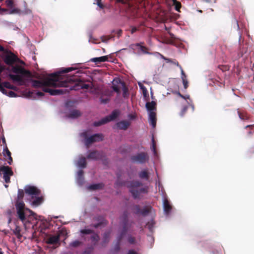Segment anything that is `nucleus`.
<instances>
[{
    "mask_svg": "<svg viewBox=\"0 0 254 254\" xmlns=\"http://www.w3.org/2000/svg\"><path fill=\"white\" fill-rule=\"evenodd\" d=\"M61 73H54L49 75L43 81L32 80V85L35 88H41L43 91L49 93L51 95H63L68 92L67 89H52L50 87H67L68 79L60 80Z\"/></svg>",
    "mask_w": 254,
    "mask_h": 254,
    "instance_id": "obj_1",
    "label": "nucleus"
},
{
    "mask_svg": "<svg viewBox=\"0 0 254 254\" xmlns=\"http://www.w3.org/2000/svg\"><path fill=\"white\" fill-rule=\"evenodd\" d=\"M129 213L127 210L124 212L123 214L120 217V224L122 226V230L120 235L117 238V243L114 248V252L118 253L120 250V244L122 240L126 235L127 233L131 227L132 222H129L128 221Z\"/></svg>",
    "mask_w": 254,
    "mask_h": 254,
    "instance_id": "obj_2",
    "label": "nucleus"
},
{
    "mask_svg": "<svg viewBox=\"0 0 254 254\" xmlns=\"http://www.w3.org/2000/svg\"><path fill=\"white\" fill-rule=\"evenodd\" d=\"M127 188L134 199L139 198L142 193L148 192V187H142V184L138 181H131L128 182Z\"/></svg>",
    "mask_w": 254,
    "mask_h": 254,
    "instance_id": "obj_3",
    "label": "nucleus"
},
{
    "mask_svg": "<svg viewBox=\"0 0 254 254\" xmlns=\"http://www.w3.org/2000/svg\"><path fill=\"white\" fill-rule=\"evenodd\" d=\"M80 136L83 138V142L87 148L93 143L101 141L103 139V135L100 133H96L89 137L87 131L81 133Z\"/></svg>",
    "mask_w": 254,
    "mask_h": 254,
    "instance_id": "obj_4",
    "label": "nucleus"
},
{
    "mask_svg": "<svg viewBox=\"0 0 254 254\" xmlns=\"http://www.w3.org/2000/svg\"><path fill=\"white\" fill-rule=\"evenodd\" d=\"M149 156L146 152H140L135 155H132L130 157V160L133 163L138 164H144L149 160Z\"/></svg>",
    "mask_w": 254,
    "mask_h": 254,
    "instance_id": "obj_5",
    "label": "nucleus"
},
{
    "mask_svg": "<svg viewBox=\"0 0 254 254\" xmlns=\"http://www.w3.org/2000/svg\"><path fill=\"white\" fill-rule=\"evenodd\" d=\"M3 174V178L6 183H10V177L13 176V172L11 168L8 166H0V173Z\"/></svg>",
    "mask_w": 254,
    "mask_h": 254,
    "instance_id": "obj_6",
    "label": "nucleus"
},
{
    "mask_svg": "<svg viewBox=\"0 0 254 254\" xmlns=\"http://www.w3.org/2000/svg\"><path fill=\"white\" fill-rule=\"evenodd\" d=\"M8 53V54L4 57L3 61L6 64L11 65L17 61L18 58L11 52Z\"/></svg>",
    "mask_w": 254,
    "mask_h": 254,
    "instance_id": "obj_7",
    "label": "nucleus"
},
{
    "mask_svg": "<svg viewBox=\"0 0 254 254\" xmlns=\"http://www.w3.org/2000/svg\"><path fill=\"white\" fill-rule=\"evenodd\" d=\"M12 71L13 72L16 74H21L28 77L31 76V73L29 71L25 70L24 68L20 66H13Z\"/></svg>",
    "mask_w": 254,
    "mask_h": 254,
    "instance_id": "obj_8",
    "label": "nucleus"
},
{
    "mask_svg": "<svg viewBox=\"0 0 254 254\" xmlns=\"http://www.w3.org/2000/svg\"><path fill=\"white\" fill-rule=\"evenodd\" d=\"M25 192L26 194L31 195H39L40 190L36 187L28 186L25 188Z\"/></svg>",
    "mask_w": 254,
    "mask_h": 254,
    "instance_id": "obj_9",
    "label": "nucleus"
},
{
    "mask_svg": "<svg viewBox=\"0 0 254 254\" xmlns=\"http://www.w3.org/2000/svg\"><path fill=\"white\" fill-rule=\"evenodd\" d=\"M89 85L88 84H86L83 81L79 80L77 81V83H76L73 86L70 87V90H78L80 89H88L89 87Z\"/></svg>",
    "mask_w": 254,
    "mask_h": 254,
    "instance_id": "obj_10",
    "label": "nucleus"
},
{
    "mask_svg": "<svg viewBox=\"0 0 254 254\" xmlns=\"http://www.w3.org/2000/svg\"><path fill=\"white\" fill-rule=\"evenodd\" d=\"M102 157V153L97 150L90 152L87 156L88 159H91L95 160L100 159Z\"/></svg>",
    "mask_w": 254,
    "mask_h": 254,
    "instance_id": "obj_11",
    "label": "nucleus"
},
{
    "mask_svg": "<svg viewBox=\"0 0 254 254\" xmlns=\"http://www.w3.org/2000/svg\"><path fill=\"white\" fill-rule=\"evenodd\" d=\"M130 125V122L128 121L123 120L117 123L118 128L122 130H127Z\"/></svg>",
    "mask_w": 254,
    "mask_h": 254,
    "instance_id": "obj_12",
    "label": "nucleus"
},
{
    "mask_svg": "<svg viewBox=\"0 0 254 254\" xmlns=\"http://www.w3.org/2000/svg\"><path fill=\"white\" fill-rule=\"evenodd\" d=\"M149 120L150 124L153 127H155L156 125V113L155 111L149 112Z\"/></svg>",
    "mask_w": 254,
    "mask_h": 254,
    "instance_id": "obj_13",
    "label": "nucleus"
},
{
    "mask_svg": "<svg viewBox=\"0 0 254 254\" xmlns=\"http://www.w3.org/2000/svg\"><path fill=\"white\" fill-rule=\"evenodd\" d=\"M130 48L133 50L139 49L143 54L148 53L147 48L143 46H141L139 43L131 44Z\"/></svg>",
    "mask_w": 254,
    "mask_h": 254,
    "instance_id": "obj_14",
    "label": "nucleus"
},
{
    "mask_svg": "<svg viewBox=\"0 0 254 254\" xmlns=\"http://www.w3.org/2000/svg\"><path fill=\"white\" fill-rule=\"evenodd\" d=\"M9 77L13 81L19 82V85H22L24 84V82L21 75L9 74Z\"/></svg>",
    "mask_w": 254,
    "mask_h": 254,
    "instance_id": "obj_15",
    "label": "nucleus"
},
{
    "mask_svg": "<svg viewBox=\"0 0 254 254\" xmlns=\"http://www.w3.org/2000/svg\"><path fill=\"white\" fill-rule=\"evenodd\" d=\"M60 235L51 236L46 240V243L48 244L53 245L59 243L60 241Z\"/></svg>",
    "mask_w": 254,
    "mask_h": 254,
    "instance_id": "obj_16",
    "label": "nucleus"
},
{
    "mask_svg": "<svg viewBox=\"0 0 254 254\" xmlns=\"http://www.w3.org/2000/svg\"><path fill=\"white\" fill-rule=\"evenodd\" d=\"M3 154L4 156H7L8 157L7 159V163L11 165L12 162V158L11 156V152L8 150L7 147L6 145H5V148L3 149Z\"/></svg>",
    "mask_w": 254,
    "mask_h": 254,
    "instance_id": "obj_17",
    "label": "nucleus"
},
{
    "mask_svg": "<svg viewBox=\"0 0 254 254\" xmlns=\"http://www.w3.org/2000/svg\"><path fill=\"white\" fill-rule=\"evenodd\" d=\"M163 208L165 213L168 215L172 209V206L170 204L169 201L165 199L163 201Z\"/></svg>",
    "mask_w": 254,
    "mask_h": 254,
    "instance_id": "obj_18",
    "label": "nucleus"
},
{
    "mask_svg": "<svg viewBox=\"0 0 254 254\" xmlns=\"http://www.w3.org/2000/svg\"><path fill=\"white\" fill-rule=\"evenodd\" d=\"M120 111L118 110H114L112 113L108 116L106 117L107 118L108 122L115 120L120 115Z\"/></svg>",
    "mask_w": 254,
    "mask_h": 254,
    "instance_id": "obj_19",
    "label": "nucleus"
},
{
    "mask_svg": "<svg viewBox=\"0 0 254 254\" xmlns=\"http://www.w3.org/2000/svg\"><path fill=\"white\" fill-rule=\"evenodd\" d=\"M111 233V231H107L105 232L103 235V241L102 242V246L104 247L106 245L109 243L110 241V237Z\"/></svg>",
    "mask_w": 254,
    "mask_h": 254,
    "instance_id": "obj_20",
    "label": "nucleus"
},
{
    "mask_svg": "<svg viewBox=\"0 0 254 254\" xmlns=\"http://www.w3.org/2000/svg\"><path fill=\"white\" fill-rule=\"evenodd\" d=\"M108 61V56H104L98 58H94L91 59L90 61L95 63L96 64L101 63L102 62H106Z\"/></svg>",
    "mask_w": 254,
    "mask_h": 254,
    "instance_id": "obj_21",
    "label": "nucleus"
},
{
    "mask_svg": "<svg viewBox=\"0 0 254 254\" xmlns=\"http://www.w3.org/2000/svg\"><path fill=\"white\" fill-rule=\"evenodd\" d=\"M17 214L18 218L23 223H27L29 222L28 219L26 217L24 210H17Z\"/></svg>",
    "mask_w": 254,
    "mask_h": 254,
    "instance_id": "obj_22",
    "label": "nucleus"
},
{
    "mask_svg": "<svg viewBox=\"0 0 254 254\" xmlns=\"http://www.w3.org/2000/svg\"><path fill=\"white\" fill-rule=\"evenodd\" d=\"M81 113L79 110H73L67 115V117L71 119H76L81 116Z\"/></svg>",
    "mask_w": 254,
    "mask_h": 254,
    "instance_id": "obj_23",
    "label": "nucleus"
},
{
    "mask_svg": "<svg viewBox=\"0 0 254 254\" xmlns=\"http://www.w3.org/2000/svg\"><path fill=\"white\" fill-rule=\"evenodd\" d=\"M77 181L79 185H82L84 183V171L82 170L77 173Z\"/></svg>",
    "mask_w": 254,
    "mask_h": 254,
    "instance_id": "obj_24",
    "label": "nucleus"
},
{
    "mask_svg": "<svg viewBox=\"0 0 254 254\" xmlns=\"http://www.w3.org/2000/svg\"><path fill=\"white\" fill-rule=\"evenodd\" d=\"M156 103L155 101H151L150 102H147L146 103V107L147 109L149 111H154L156 110Z\"/></svg>",
    "mask_w": 254,
    "mask_h": 254,
    "instance_id": "obj_25",
    "label": "nucleus"
},
{
    "mask_svg": "<svg viewBox=\"0 0 254 254\" xmlns=\"http://www.w3.org/2000/svg\"><path fill=\"white\" fill-rule=\"evenodd\" d=\"M238 114L239 118L242 120H248L250 118L248 114L243 110L238 109Z\"/></svg>",
    "mask_w": 254,
    "mask_h": 254,
    "instance_id": "obj_26",
    "label": "nucleus"
},
{
    "mask_svg": "<svg viewBox=\"0 0 254 254\" xmlns=\"http://www.w3.org/2000/svg\"><path fill=\"white\" fill-rule=\"evenodd\" d=\"M119 82L122 85V90H123V96L125 98L128 94V88L127 87V86L126 85V83L124 81H122L121 80H119Z\"/></svg>",
    "mask_w": 254,
    "mask_h": 254,
    "instance_id": "obj_27",
    "label": "nucleus"
},
{
    "mask_svg": "<svg viewBox=\"0 0 254 254\" xmlns=\"http://www.w3.org/2000/svg\"><path fill=\"white\" fill-rule=\"evenodd\" d=\"M139 177L141 179H145L148 180L149 178V173L146 170L141 171L138 174Z\"/></svg>",
    "mask_w": 254,
    "mask_h": 254,
    "instance_id": "obj_28",
    "label": "nucleus"
},
{
    "mask_svg": "<svg viewBox=\"0 0 254 254\" xmlns=\"http://www.w3.org/2000/svg\"><path fill=\"white\" fill-rule=\"evenodd\" d=\"M108 123V121L107 118H106V117L102 119L100 121H96L94 122L93 125L95 127H99L101 125H104L106 123Z\"/></svg>",
    "mask_w": 254,
    "mask_h": 254,
    "instance_id": "obj_29",
    "label": "nucleus"
},
{
    "mask_svg": "<svg viewBox=\"0 0 254 254\" xmlns=\"http://www.w3.org/2000/svg\"><path fill=\"white\" fill-rule=\"evenodd\" d=\"M104 185L103 183L93 184L89 186V189L92 190H97L103 188Z\"/></svg>",
    "mask_w": 254,
    "mask_h": 254,
    "instance_id": "obj_30",
    "label": "nucleus"
},
{
    "mask_svg": "<svg viewBox=\"0 0 254 254\" xmlns=\"http://www.w3.org/2000/svg\"><path fill=\"white\" fill-rule=\"evenodd\" d=\"M77 165L82 168L86 167V161L85 157H82L79 158L77 162Z\"/></svg>",
    "mask_w": 254,
    "mask_h": 254,
    "instance_id": "obj_31",
    "label": "nucleus"
},
{
    "mask_svg": "<svg viewBox=\"0 0 254 254\" xmlns=\"http://www.w3.org/2000/svg\"><path fill=\"white\" fill-rule=\"evenodd\" d=\"M43 201L42 197H36L35 199L32 202V204L33 206H37L41 204Z\"/></svg>",
    "mask_w": 254,
    "mask_h": 254,
    "instance_id": "obj_32",
    "label": "nucleus"
},
{
    "mask_svg": "<svg viewBox=\"0 0 254 254\" xmlns=\"http://www.w3.org/2000/svg\"><path fill=\"white\" fill-rule=\"evenodd\" d=\"M1 84L6 88L12 89L14 90H17V87L13 85H11L9 82L4 81L1 83Z\"/></svg>",
    "mask_w": 254,
    "mask_h": 254,
    "instance_id": "obj_33",
    "label": "nucleus"
},
{
    "mask_svg": "<svg viewBox=\"0 0 254 254\" xmlns=\"http://www.w3.org/2000/svg\"><path fill=\"white\" fill-rule=\"evenodd\" d=\"M151 209L152 207L151 206L145 207L142 210L141 209L140 214L143 216H146L151 211Z\"/></svg>",
    "mask_w": 254,
    "mask_h": 254,
    "instance_id": "obj_34",
    "label": "nucleus"
},
{
    "mask_svg": "<svg viewBox=\"0 0 254 254\" xmlns=\"http://www.w3.org/2000/svg\"><path fill=\"white\" fill-rule=\"evenodd\" d=\"M172 1L173 5L175 6V9L178 12H180V9L182 6L181 2L177 0H172Z\"/></svg>",
    "mask_w": 254,
    "mask_h": 254,
    "instance_id": "obj_35",
    "label": "nucleus"
},
{
    "mask_svg": "<svg viewBox=\"0 0 254 254\" xmlns=\"http://www.w3.org/2000/svg\"><path fill=\"white\" fill-rule=\"evenodd\" d=\"M91 240L93 243L94 245H96L99 240V236L97 234L93 233L91 236Z\"/></svg>",
    "mask_w": 254,
    "mask_h": 254,
    "instance_id": "obj_36",
    "label": "nucleus"
},
{
    "mask_svg": "<svg viewBox=\"0 0 254 254\" xmlns=\"http://www.w3.org/2000/svg\"><path fill=\"white\" fill-rule=\"evenodd\" d=\"M25 204L23 201H17L16 203L17 210H24Z\"/></svg>",
    "mask_w": 254,
    "mask_h": 254,
    "instance_id": "obj_37",
    "label": "nucleus"
},
{
    "mask_svg": "<svg viewBox=\"0 0 254 254\" xmlns=\"http://www.w3.org/2000/svg\"><path fill=\"white\" fill-rule=\"evenodd\" d=\"M21 13V11L18 8H12L9 9L8 12L9 14H20Z\"/></svg>",
    "mask_w": 254,
    "mask_h": 254,
    "instance_id": "obj_38",
    "label": "nucleus"
},
{
    "mask_svg": "<svg viewBox=\"0 0 254 254\" xmlns=\"http://www.w3.org/2000/svg\"><path fill=\"white\" fill-rule=\"evenodd\" d=\"M81 244H82L81 242L78 241V240H76V241H74L70 243L69 244V246L70 247L77 248V247L80 246Z\"/></svg>",
    "mask_w": 254,
    "mask_h": 254,
    "instance_id": "obj_39",
    "label": "nucleus"
},
{
    "mask_svg": "<svg viewBox=\"0 0 254 254\" xmlns=\"http://www.w3.org/2000/svg\"><path fill=\"white\" fill-rule=\"evenodd\" d=\"M13 234L16 235L17 238L20 239L21 237L20 234V228L18 226H16L15 228L13 230Z\"/></svg>",
    "mask_w": 254,
    "mask_h": 254,
    "instance_id": "obj_40",
    "label": "nucleus"
},
{
    "mask_svg": "<svg viewBox=\"0 0 254 254\" xmlns=\"http://www.w3.org/2000/svg\"><path fill=\"white\" fill-rule=\"evenodd\" d=\"M80 232L83 235H89L94 233V231L91 229H81Z\"/></svg>",
    "mask_w": 254,
    "mask_h": 254,
    "instance_id": "obj_41",
    "label": "nucleus"
},
{
    "mask_svg": "<svg viewBox=\"0 0 254 254\" xmlns=\"http://www.w3.org/2000/svg\"><path fill=\"white\" fill-rule=\"evenodd\" d=\"M155 223L153 220H151L150 222H148L146 224V227L149 230L150 232H152L153 231L154 225Z\"/></svg>",
    "mask_w": 254,
    "mask_h": 254,
    "instance_id": "obj_42",
    "label": "nucleus"
},
{
    "mask_svg": "<svg viewBox=\"0 0 254 254\" xmlns=\"http://www.w3.org/2000/svg\"><path fill=\"white\" fill-rule=\"evenodd\" d=\"M133 213L136 214H139L141 212V209L138 205H135L133 208Z\"/></svg>",
    "mask_w": 254,
    "mask_h": 254,
    "instance_id": "obj_43",
    "label": "nucleus"
},
{
    "mask_svg": "<svg viewBox=\"0 0 254 254\" xmlns=\"http://www.w3.org/2000/svg\"><path fill=\"white\" fill-rule=\"evenodd\" d=\"M218 67L223 72L229 70L230 68L227 65H219Z\"/></svg>",
    "mask_w": 254,
    "mask_h": 254,
    "instance_id": "obj_44",
    "label": "nucleus"
},
{
    "mask_svg": "<svg viewBox=\"0 0 254 254\" xmlns=\"http://www.w3.org/2000/svg\"><path fill=\"white\" fill-rule=\"evenodd\" d=\"M76 69V68H73V67H67V68H64V69H63L62 70V71L61 72H60V76H61V74L62 73H68L69 72H70L73 70H75Z\"/></svg>",
    "mask_w": 254,
    "mask_h": 254,
    "instance_id": "obj_45",
    "label": "nucleus"
},
{
    "mask_svg": "<svg viewBox=\"0 0 254 254\" xmlns=\"http://www.w3.org/2000/svg\"><path fill=\"white\" fill-rule=\"evenodd\" d=\"M112 88L113 90L115 92H116L118 94H120L121 93V91H120V88L118 87V85L113 83V85L112 86Z\"/></svg>",
    "mask_w": 254,
    "mask_h": 254,
    "instance_id": "obj_46",
    "label": "nucleus"
},
{
    "mask_svg": "<svg viewBox=\"0 0 254 254\" xmlns=\"http://www.w3.org/2000/svg\"><path fill=\"white\" fill-rule=\"evenodd\" d=\"M94 248L93 247L88 248L85 250L82 254H92L93 252Z\"/></svg>",
    "mask_w": 254,
    "mask_h": 254,
    "instance_id": "obj_47",
    "label": "nucleus"
},
{
    "mask_svg": "<svg viewBox=\"0 0 254 254\" xmlns=\"http://www.w3.org/2000/svg\"><path fill=\"white\" fill-rule=\"evenodd\" d=\"M169 60L170 61H168L167 63H170L176 65L177 66L180 67V68H181V66L180 65L178 62L176 60L169 59Z\"/></svg>",
    "mask_w": 254,
    "mask_h": 254,
    "instance_id": "obj_48",
    "label": "nucleus"
},
{
    "mask_svg": "<svg viewBox=\"0 0 254 254\" xmlns=\"http://www.w3.org/2000/svg\"><path fill=\"white\" fill-rule=\"evenodd\" d=\"M107 224V222L105 220H103V221H102V222H100L99 223L93 224L91 226H93V227H94L95 228H97L99 227H100V226H101L102 224Z\"/></svg>",
    "mask_w": 254,
    "mask_h": 254,
    "instance_id": "obj_49",
    "label": "nucleus"
},
{
    "mask_svg": "<svg viewBox=\"0 0 254 254\" xmlns=\"http://www.w3.org/2000/svg\"><path fill=\"white\" fill-rule=\"evenodd\" d=\"M27 210H28L29 212L30 213L29 216H32L36 220L40 219L39 216H38V215H37L36 213H35L34 212H33L30 209H27Z\"/></svg>",
    "mask_w": 254,
    "mask_h": 254,
    "instance_id": "obj_50",
    "label": "nucleus"
},
{
    "mask_svg": "<svg viewBox=\"0 0 254 254\" xmlns=\"http://www.w3.org/2000/svg\"><path fill=\"white\" fill-rule=\"evenodd\" d=\"M4 87L2 85L1 82H0V91L3 94L7 95L8 92L6 89H4Z\"/></svg>",
    "mask_w": 254,
    "mask_h": 254,
    "instance_id": "obj_51",
    "label": "nucleus"
},
{
    "mask_svg": "<svg viewBox=\"0 0 254 254\" xmlns=\"http://www.w3.org/2000/svg\"><path fill=\"white\" fill-rule=\"evenodd\" d=\"M183 85L185 89H187L188 87V81L187 80V78L185 77H182Z\"/></svg>",
    "mask_w": 254,
    "mask_h": 254,
    "instance_id": "obj_52",
    "label": "nucleus"
},
{
    "mask_svg": "<svg viewBox=\"0 0 254 254\" xmlns=\"http://www.w3.org/2000/svg\"><path fill=\"white\" fill-rule=\"evenodd\" d=\"M127 240L130 244H134L135 243V238L131 236H128Z\"/></svg>",
    "mask_w": 254,
    "mask_h": 254,
    "instance_id": "obj_53",
    "label": "nucleus"
},
{
    "mask_svg": "<svg viewBox=\"0 0 254 254\" xmlns=\"http://www.w3.org/2000/svg\"><path fill=\"white\" fill-rule=\"evenodd\" d=\"M100 102L103 104H107L110 101L109 98H104L103 97H101L100 98Z\"/></svg>",
    "mask_w": 254,
    "mask_h": 254,
    "instance_id": "obj_54",
    "label": "nucleus"
},
{
    "mask_svg": "<svg viewBox=\"0 0 254 254\" xmlns=\"http://www.w3.org/2000/svg\"><path fill=\"white\" fill-rule=\"evenodd\" d=\"M151 141H152V149L154 152V153L155 154L156 153V144H155V141L153 136H152V137Z\"/></svg>",
    "mask_w": 254,
    "mask_h": 254,
    "instance_id": "obj_55",
    "label": "nucleus"
},
{
    "mask_svg": "<svg viewBox=\"0 0 254 254\" xmlns=\"http://www.w3.org/2000/svg\"><path fill=\"white\" fill-rule=\"evenodd\" d=\"M5 3L7 7L12 8L14 5V3L12 0H6Z\"/></svg>",
    "mask_w": 254,
    "mask_h": 254,
    "instance_id": "obj_56",
    "label": "nucleus"
},
{
    "mask_svg": "<svg viewBox=\"0 0 254 254\" xmlns=\"http://www.w3.org/2000/svg\"><path fill=\"white\" fill-rule=\"evenodd\" d=\"M245 128H249L251 129V130L248 132L249 134H251L253 131L254 132V125H248L245 127Z\"/></svg>",
    "mask_w": 254,
    "mask_h": 254,
    "instance_id": "obj_57",
    "label": "nucleus"
},
{
    "mask_svg": "<svg viewBox=\"0 0 254 254\" xmlns=\"http://www.w3.org/2000/svg\"><path fill=\"white\" fill-rule=\"evenodd\" d=\"M24 196V192L22 190H19L18 192V197L19 199H22Z\"/></svg>",
    "mask_w": 254,
    "mask_h": 254,
    "instance_id": "obj_58",
    "label": "nucleus"
},
{
    "mask_svg": "<svg viewBox=\"0 0 254 254\" xmlns=\"http://www.w3.org/2000/svg\"><path fill=\"white\" fill-rule=\"evenodd\" d=\"M7 96L10 97H15L17 96V94L13 91H9L8 92Z\"/></svg>",
    "mask_w": 254,
    "mask_h": 254,
    "instance_id": "obj_59",
    "label": "nucleus"
},
{
    "mask_svg": "<svg viewBox=\"0 0 254 254\" xmlns=\"http://www.w3.org/2000/svg\"><path fill=\"white\" fill-rule=\"evenodd\" d=\"M178 95L181 98H182L183 99H189L190 98V96L189 95H187V96H184V95H183L182 94H181L179 92H178L177 93Z\"/></svg>",
    "mask_w": 254,
    "mask_h": 254,
    "instance_id": "obj_60",
    "label": "nucleus"
},
{
    "mask_svg": "<svg viewBox=\"0 0 254 254\" xmlns=\"http://www.w3.org/2000/svg\"><path fill=\"white\" fill-rule=\"evenodd\" d=\"M138 30V29L135 27H132L131 29V33L133 34L134 32L137 31Z\"/></svg>",
    "mask_w": 254,
    "mask_h": 254,
    "instance_id": "obj_61",
    "label": "nucleus"
},
{
    "mask_svg": "<svg viewBox=\"0 0 254 254\" xmlns=\"http://www.w3.org/2000/svg\"><path fill=\"white\" fill-rule=\"evenodd\" d=\"M0 10H1L2 12H5L6 13L8 14L9 9L6 8H1L0 7Z\"/></svg>",
    "mask_w": 254,
    "mask_h": 254,
    "instance_id": "obj_62",
    "label": "nucleus"
},
{
    "mask_svg": "<svg viewBox=\"0 0 254 254\" xmlns=\"http://www.w3.org/2000/svg\"><path fill=\"white\" fill-rule=\"evenodd\" d=\"M127 254H138L137 252L133 250H130L128 251Z\"/></svg>",
    "mask_w": 254,
    "mask_h": 254,
    "instance_id": "obj_63",
    "label": "nucleus"
},
{
    "mask_svg": "<svg viewBox=\"0 0 254 254\" xmlns=\"http://www.w3.org/2000/svg\"><path fill=\"white\" fill-rule=\"evenodd\" d=\"M97 4L101 8H104V5L101 3V1H97Z\"/></svg>",
    "mask_w": 254,
    "mask_h": 254,
    "instance_id": "obj_64",
    "label": "nucleus"
}]
</instances>
